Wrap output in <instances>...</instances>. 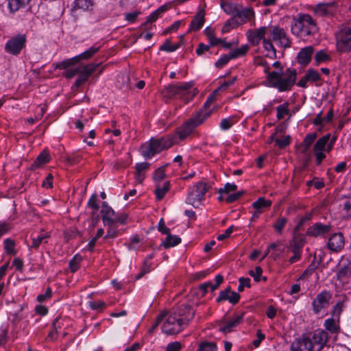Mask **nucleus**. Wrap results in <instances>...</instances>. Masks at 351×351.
<instances>
[{"label": "nucleus", "mask_w": 351, "mask_h": 351, "mask_svg": "<svg viewBox=\"0 0 351 351\" xmlns=\"http://www.w3.org/2000/svg\"><path fill=\"white\" fill-rule=\"evenodd\" d=\"M272 204V202L271 200H267L265 197H259L257 200L254 202L252 204L253 208L256 210L260 211L261 213H263V211L269 208Z\"/></svg>", "instance_id": "nucleus-31"}, {"label": "nucleus", "mask_w": 351, "mask_h": 351, "mask_svg": "<svg viewBox=\"0 0 351 351\" xmlns=\"http://www.w3.org/2000/svg\"><path fill=\"white\" fill-rule=\"evenodd\" d=\"M232 58L230 53L222 55L215 63L217 68L221 69Z\"/></svg>", "instance_id": "nucleus-52"}, {"label": "nucleus", "mask_w": 351, "mask_h": 351, "mask_svg": "<svg viewBox=\"0 0 351 351\" xmlns=\"http://www.w3.org/2000/svg\"><path fill=\"white\" fill-rule=\"evenodd\" d=\"M93 5L92 0H75L73 7L75 9L88 10L92 8Z\"/></svg>", "instance_id": "nucleus-39"}, {"label": "nucleus", "mask_w": 351, "mask_h": 351, "mask_svg": "<svg viewBox=\"0 0 351 351\" xmlns=\"http://www.w3.org/2000/svg\"><path fill=\"white\" fill-rule=\"evenodd\" d=\"M233 124L234 121L232 118H225L223 119L220 122V128L222 130H228L232 126Z\"/></svg>", "instance_id": "nucleus-58"}, {"label": "nucleus", "mask_w": 351, "mask_h": 351, "mask_svg": "<svg viewBox=\"0 0 351 351\" xmlns=\"http://www.w3.org/2000/svg\"><path fill=\"white\" fill-rule=\"evenodd\" d=\"M249 50V46L247 45H243L239 48L234 49L230 52L232 59L237 58L239 57L243 56Z\"/></svg>", "instance_id": "nucleus-43"}, {"label": "nucleus", "mask_w": 351, "mask_h": 351, "mask_svg": "<svg viewBox=\"0 0 351 351\" xmlns=\"http://www.w3.org/2000/svg\"><path fill=\"white\" fill-rule=\"evenodd\" d=\"M3 244L4 250L8 254L14 255L16 254V243L13 239L7 238L3 241Z\"/></svg>", "instance_id": "nucleus-41"}, {"label": "nucleus", "mask_w": 351, "mask_h": 351, "mask_svg": "<svg viewBox=\"0 0 351 351\" xmlns=\"http://www.w3.org/2000/svg\"><path fill=\"white\" fill-rule=\"evenodd\" d=\"M204 23V12L203 10L199 11L198 13L196 14L194 19L191 21L188 31L192 32V31H198L200 29Z\"/></svg>", "instance_id": "nucleus-27"}, {"label": "nucleus", "mask_w": 351, "mask_h": 351, "mask_svg": "<svg viewBox=\"0 0 351 351\" xmlns=\"http://www.w3.org/2000/svg\"><path fill=\"white\" fill-rule=\"evenodd\" d=\"M306 78L312 83H317L322 79L321 75L315 69H309L306 71Z\"/></svg>", "instance_id": "nucleus-40"}, {"label": "nucleus", "mask_w": 351, "mask_h": 351, "mask_svg": "<svg viewBox=\"0 0 351 351\" xmlns=\"http://www.w3.org/2000/svg\"><path fill=\"white\" fill-rule=\"evenodd\" d=\"M291 30L296 36L306 38L317 33L318 27L316 21L311 15L299 14L293 18Z\"/></svg>", "instance_id": "nucleus-3"}, {"label": "nucleus", "mask_w": 351, "mask_h": 351, "mask_svg": "<svg viewBox=\"0 0 351 351\" xmlns=\"http://www.w3.org/2000/svg\"><path fill=\"white\" fill-rule=\"evenodd\" d=\"M263 45L264 49L267 51L266 56L270 58H276V51L273 44L271 43V40L264 39L263 41Z\"/></svg>", "instance_id": "nucleus-35"}, {"label": "nucleus", "mask_w": 351, "mask_h": 351, "mask_svg": "<svg viewBox=\"0 0 351 351\" xmlns=\"http://www.w3.org/2000/svg\"><path fill=\"white\" fill-rule=\"evenodd\" d=\"M26 40L25 34L12 36L5 44V51L13 56H17L25 47Z\"/></svg>", "instance_id": "nucleus-11"}, {"label": "nucleus", "mask_w": 351, "mask_h": 351, "mask_svg": "<svg viewBox=\"0 0 351 351\" xmlns=\"http://www.w3.org/2000/svg\"><path fill=\"white\" fill-rule=\"evenodd\" d=\"M244 194V191H240L237 193L228 195L226 202L228 204L233 203L239 199Z\"/></svg>", "instance_id": "nucleus-59"}, {"label": "nucleus", "mask_w": 351, "mask_h": 351, "mask_svg": "<svg viewBox=\"0 0 351 351\" xmlns=\"http://www.w3.org/2000/svg\"><path fill=\"white\" fill-rule=\"evenodd\" d=\"M209 188L210 186H208L206 182H197L189 189L186 199V203L195 208L199 207L202 200L204 199V195Z\"/></svg>", "instance_id": "nucleus-6"}, {"label": "nucleus", "mask_w": 351, "mask_h": 351, "mask_svg": "<svg viewBox=\"0 0 351 351\" xmlns=\"http://www.w3.org/2000/svg\"><path fill=\"white\" fill-rule=\"evenodd\" d=\"M288 106L289 104L286 102L276 107L278 120L282 119L289 113Z\"/></svg>", "instance_id": "nucleus-46"}, {"label": "nucleus", "mask_w": 351, "mask_h": 351, "mask_svg": "<svg viewBox=\"0 0 351 351\" xmlns=\"http://www.w3.org/2000/svg\"><path fill=\"white\" fill-rule=\"evenodd\" d=\"M180 47V44L171 45L169 40H167L160 47V51H165L167 52H173L176 51Z\"/></svg>", "instance_id": "nucleus-49"}, {"label": "nucleus", "mask_w": 351, "mask_h": 351, "mask_svg": "<svg viewBox=\"0 0 351 351\" xmlns=\"http://www.w3.org/2000/svg\"><path fill=\"white\" fill-rule=\"evenodd\" d=\"M344 237L341 232L335 233L330 237L328 241V247L334 252L340 251L344 246Z\"/></svg>", "instance_id": "nucleus-21"}, {"label": "nucleus", "mask_w": 351, "mask_h": 351, "mask_svg": "<svg viewBox=\"0 0 351 351\" xmlns=\"http://www.w3.org/2000/svg\"><path fill=\"white\" fill-rule=\"evenodd\" d=\"M88 206L93 209V215H95L96 212L99 209V204H97V198L95 194L91 195L88 201Z\"/></svg>", "instance_id": "nucleus-55"}, {"label": "nucleus", "mask_w": 351, "mask_h": 351, "mask_svg": "<svg viewBox=\"0 0 351 351\" xmlns=\"http://www.w3.org/2000/svg\"><path fill=\"white\" fill-rule=\"evenodd\" d=\"M82 257L79 255L74 256L69 261V269L72 273H75L80 268Z\"/></svg>", "instance_id": "nucleus-44"}, {"label": "nucleus", "mask_w": 351, "mask_h": 351, "mask_svg": "<svg viewBox=\"0 0 351 351\" xmlns=\"http://www.w3.org/2000/svg\"><path fill=\"white\" fill-rule=\"evenodd\" d=\"M104 234V230L103 228H99L97 231V234L95 237H93L88 242V249L90 251H93V248L96 244L97 241Z\"/></svg>", "instance_id": "nucleus-50"}, {"label": "nucleus", "mask_w": 351, "mask_h": 351, "mask_svg": "<svg viewBox=\"0 0 351 351\" xmlns=\"http://www.w3.org/2000/svg\"><path fill=\"white\" fill-rule=\"evenodd\" d=\"M167 316L162 324V330L167 335H173L181 332L185 326L180 323L178 317L173 311L170 313H165Z\"/></svg>", "instance_id": "nucleus-7"}, {"label": "nucleus", "mask_w": 351, "mask_h": 351, "mask_svg": "<svg viewBox=\"0 0 351 351\" xmlns=\"http://www.w3.org/2000/svg\"><path fill=\"white\" fill-rule=\"evenodd\" d=\"M181 243V238L177 235L171 234L170 232L167 234L165 239L161 243L160 247L168 249L175 247Z\"/></svg>", "instance_id": "nucleus-29"}, {"label": "nucleus", "mask_w": 351, "mask_h": 351, "mask_svg": "<svg viewBox=\"0 0 351 351\" xmlns=\"http://www.w3.org/2000/svg\"><path fill=\"white\" fill-rule=\"evenodd\" d=\"M269 36L276 45L282 49L289 48L291 41L285 29L278 26H272L269 29Z\"/></svg>", "instance_id": "nucleus-9"}, {"label": "nucleus", "mask_w": 351, "mask_h": 351, "mask_svg": "<svg viewBox=\"0 0 351 351\" xmlns=\"http://www.w3.org/2000/svg\"><path fill=\"white\" fill-rule=\"evenodd\" d=\"M332 293L326 290L319 293L312 302V308L315 314H319L323 310L328 308L332 300Z\"/></svg>", "instance_id": "nucleus-10"}, {"label": "nucleus", "mask_w": 351, "mask_h": 351, "mask_svg": "<svg viewBox=\"0 0 351 351\" xmlns=\"http://www.w3.org/2000/svg\"><path fill=\"white\" fill-rule=\"evenodd\" d=\"M291 351H313V344L306 335L296 338L291 344Z\"/></svg>", "instance_id": "nucleus-17"}, {"label": "nucleus", "mask_w": 351, "mask_h": 351, "mask_svg": "<svg viewBox=\"0 0 351 351\" xmlns=\"http://www.w3.org/2000/svg\"><path fill=\"white\" fill-rule=\"evenodd\" d=\"M176 143V135H167L158 138H151L141 146L140 152L145 159H150L156 154L170 148Z\"/></svg>", "instance_id": "nucleus-2"}, {"label": "nucleus", "mask_w": 351, "mask_h": 351, "mask_svg": "<svg viewBox=\"0 0 351 351\" xmlns=\"http://www.w3.org/2000/svg\"><path fill=\"white\" fill-rule=\"evenodd\" d=\"M237 26V25L235 24L234 21L232 19H230L225 23L224 25L222 27L221 31L223 33H226V32H229L231 29H232Z\"/></svg>", "instance_id": "nucleus-63"}, {"label": "nucleus", "mask_w": 351, "mask_h": 351, "mask_svg": "<svg viewBox=\"0 0 351 351\" xmlns=\"http://www.w3.org/2000/svg\"><path fill=\"white\" fill-rule=\"evenodd\" d=\"M52 291L50 287H48L44 294H40L37 296V301L40 303L45 302L47 300L51 297Z\"/></svg>", "instance_id": "nucleus-60"}, {"label": "nucleus", "mask_w": 351, "mask_h": 351, "mask_svg": "<svg viewBox=\"0 0 351 351\" xmlns=\"http://www.w3.org/2000/svg\"><path fill=\"white\" fill-rule=\"evenodd\" d=\"M330 60L329 56L323 50H320L315 53V60L317 64Z\"/></svg>", "instance_id": "nucleus-53"}, {"label": "nucleus", "mask_w": 351, "mask_h": 351, "mask_svg": "<svg viewBox=\"0 0 351 351\" xmlns=\"http://www.w3.org/2000/svg\"><path fill=\"white\" fill-rule=\"evenodd\" d=\"M331 226L330 225H324L317 222L310 226L306 231V234L313 237L324 236L330 231Z\"/></svg>", "instance_id": "nucleus-19"}, {"label": "nucleus", "mask_w": 351, "mask_h": 351, "mask_svg": "<svg viewBox=\"0 0 351 351\" xmlns=\"http://www.w3.org/2000/svg\"><path fill=\"white\" fill-rule=\"evenodd\" d=\"M270 66H266L264 73L267 74V80L269 86L278 89L279 92L290 90L295 84L297 73L295 70L288 68L285 71H269Z\"/></svg>", "instance_id": "nucleus-1"}, {"label": "nucleus", "mask_w": 351, "mask_h": 351, "mask_svg": "<svg viewBox=\"0 0 351 351\" xmlns=\"http://www.w3.org/2000/svg\"><path fill=\"white\" fill-rule=\"evenodd\" d=\"M169 186L170 184L169 182L168 181L165 182L162 186L160 184H157L156 188L154 191V193L158 200H160L164 197L165 195L169 190Z\"/></svg>", "instance_id": "nucleus-34"}, {"label": "nucleus", "mask_w": 351, "mask_h": 351, "mask_svg": "<svg viewBox=\"0 0 351 351\" xmlns=\"http://www.w3.org/2000/svg\"><path fill=\"white\" fill-rule=\"evenodd\" d=\"M314 48L312 46L305 47L300 49L297 56L298 62L302 65L308 64L312 58Z\"/></svg>", "instance_id": "nucleus-25"}, {"label": "nucleus", "mask_w": 351, "mask_h": 351, "mask_svg": "<svg viewBox=\"0 0 351 351\" xmlns=\"http://www.w3.org/2000/svg\"><path fill=\"white\" fill-rule=\"evenodd\" d=\"M307 335L313 344V351H321L328 339V332L322 329H317Z\"/></svg>", "instance_id": "nucleus-13"}, {"label": "nucleus", "mask_w": 351, "mask_h": 351, "mask_svg": "<svg viewBox=\"0 0 351 351\" xmlns=\"http://www.w3.org/2000/svg\"><path fill=\"white\" fill-rule=\"evenodd\" d=\"M164 11V9L160 8L152 12L149 16L146 21V23H152L154 21H156L158 17L160 16V14Z\"/></svg>", "instance_id": "nucleus-62"}, {"label": "nucleus", "mask_w": 351, "mask_h": 351, "mask_svg": "<svg viewBox=\"0 0 351 351\" xmlns=\"http://www.w3.org/2000/svg\"><path fill=\"white\" fill-rule=\"evenodd\" d=\"M239 292H242L245 287L250 288L251 287L250 279L249 278L241 277L239 279Z\"/></svg>", "instance_id": "nucleus-56"}, {"label": "nucleus", "mask_w": 351, "mask_h": 351, "mask_svg": "<svg viewBox=\"0 0 351 351\" xmlns=\"http://www.w3.org/2000/svg\"><path fill=\"white\" fill-rule=\"evenodd\" d=\"M50 157L47 152H42L36 158V160L32 163L31 167L32 169L38 168L41 165L47 163L49 161Z\"/></svg>", "instance_id": "nucleus-33"}, {"label": "nucleus", "mask_w": 351, "mask_h": 351, "mask_svg": "<svg viewBox=\"0 0 351 351\" xmlns=\"http://www.w3.org/2000/svg\"><path fill=\"white\" fill-rule=\"evenodd\" d=\"M182 347V343L179 341L171 342L167 344L166 351H180Z\"/></svg>", "instance_id": "nucleus-61"}, {"label": "nucleus", "mask_w": 351, "mask_h": 351, "mask_svg": "<svg viewBox=\"0 0 351 351\" xmlns=\"http://www.w3.org/2000/svg\"><path fill=\"white\" fill-rule=\"evenodd\" d=\"M263 273V269L261 267L257 266L254 269H251L249 271V274L254 278V280L256 282L260 281V277Z\"/></svg>", "instance_id": "nucleus-57"}, {"label": "nucleus", "mask_w": 351, "mask_h": 351, "mask_svg": "<svg viewBox=\"0 0 351 351\" xmlns=\"http://www.w3.org/2000/svg\"><path fill=\"white\" fill-rule=\"evenodd\" d=\"M316 138H317L316 132L308 133L305 136V137L300 145L302 154H306L308 153L309 148L311 147L312 144L314 143Z\"/></svg>", "instance_id": "nucleus-28"}, {"label": "nucleus", "mask_w": 351, "mask_h": 351, "mask_svg": "<svg viewBox=\"0 0 351 351\" xmlns=\"http://www.w3.org/2000/svg\"><path fill=\"white\" fill-rule=\"evenodd\" d=\"M100 213L104 226L114 224V219L116 213L106 202H102Z\"/></svg>", "instance_id": "nucleus-20"}, {"label": "nucleus", "mask_w": 351, "mask_h": 351, "mask_svg": "<svg viewBox=\"0 0 351 351\" xmlns=\"http://www.w3.org/2000/svg\"><path fill=\"white\" fill-rule=\"evenodd\" d=\"M99 49L100 46H97L96 45L91 46L88 49L77 56H75L77 62L83 60H88L91 58Z\"/></svg>", "instance_id": "nucleus-32"}, {"label": "nucleus", "mask_w": 351, "mask_h": 351, "mask_svg": "<svg viewBox=\"0 0 351 351\" xmlns=\"http://www.w3.org/2000/svg\"><path fill=\"white\" fill-rule=\"evenodd\" d=\"M237 189V186L235 184L226 183L223 188H220L218 191L219 194H228L230 192H234Z\"/></svg>", "instance_id": "nucleus-54"}, {"label": "nucleus", "mask_w": 351, "mask_h": 351, "mask_svg": "<svg viewBox=\"0 0 351 351\" xmlns=\"http://www.w3.org/2000/svg\"><path fill=\"white\" fill-rule=\"evenodd\" d=\"M240 4H234L228 1H221V7L223 10L228 14L233 16L234 12Z\"/></svg>", "instance_id": "nucleus-38"}, {"label": "nucleus", "mask_w": 351, "mask_h": 351, "mask_svg": "<svg viewBox=\"0 0 351 351\" xmlns=\"http://www.w3.org/2000/svg\"><path fill=\"white\" fill-rule=\"evenodd\" d=\"M344 301H338L336 304L333 306L332 315L334 317L339 319L343 309L344 308Z\"/></svg>", "instance_id": "nucleus-51"}, {"label": "nucleus", "mask_w": 351, "mask_h": 351, "mask_svg": "<svg viewBox=\"0 0 351 351\" xmlns=\"http://www.w3.org/2000/svg\"><path fill=\"white\" fill-rule=\"evenodd\" d=\"M337 280L343 285H351V266L341 268L337 274Z\"/></svg>", "instance_id": "nucleus-26"}, {"label": "nucleus", "mask_w": 351, "mask_h": 351, "mask_svg": "<svg viewBox=\"0 0 351 351\" xmlns=\"http://www.w3.org/2000/svg\"><path fill=\"white\" fill-rule=\"evenodd\" d=\"M325 328L332 333H337L339 330V326L336 324L334 318H328L324 322Z\"/></svg>", "instance_id": "nucleus-42"}, {"label": "nucleus", "mask_w": 351, "mask_h": 351, "mask_svg": "<svg viewBox=\"0 0 351 351\" xmlns=\"http://www.w3.org/2000/svg\"><path fill=\"white\" fill-rule=\"evenodd\" d=\"M8 8L11 13H14L27 6L30 0H8Z\"/></svg>", "instance_id": "nucleus-30"}, {"label": "nucleus", "mask_w": 351, "mask_h": 351, "mask_svg": "<svg viewBox=\"0 0 351 351\" xmlns=\"http://www.w3.org/2000/svg\"><path fill=\"white\" fill-rule=\"evenodd\" d=\"M193 84V82H182L178 85L171 84L166 86L162 93L164 97L169 99L178 95L186 104L192 100L198 93L195 88L191 90Z\"/></svg>", "instance_id": "nucleus-4"}, {"label": "nucleus", "mask_w": 351, "mask_h": 351, "mask_svg": "<svg viewBox=\"0 0 351 351\" xmlns=\"http://www.w3.org/2000/svg\"><path fill=\"white\" fill-rule=\"evenodd\" d=\"M77 63H78L77 61V58H75V56H74L71 58L66 59L63 61L58 62L56 64V67L58 69L67 70L69 69V67L73 66L74 64H75Z\"/></svg>", "instance_id": "nucleus-36"}, {"label": "nucleus", "mask_w": 351, "mask_h": 351, "mask_svg": "<svg viewBox=\"0 0 351 351\" xmlns=\"http://www.w3.org/2000/svg\"><path fill=\"white\" fill-rule=\"evenodd\" d=\"M287 223V219L285 217L278 218L273 225L274 229L279 234H282L285 225Z\"/></svg>", "instance_id": "nucleus-45"}, {"label": "nucleus", "mask_w": 351, "mask_h": 351, "mask_svg": "<svg viewBox=\"0 0 351 351\" xmlns=\"http://www.w3.org/2000/svg\"><path fill=\"white\" fill-rule=\"evenodd\" d=\"M305 243L304 236L302 234L295 233L292 240L290 241L291 246H295L302 249Z\"/></svg>", "instance_id": "nucleus-37"}, {"label": "nucleus", "mask_w": 351, "mask_h": 351, "mask_svg": "<svg viewBox=\"0 0 351 351\" xmlns=\"http://www.w3.org/2000/svg\"><path fill=\"white\" fill-rule=\"evenodd\" d=\"M173 313L178 317L180 323L186 327L191 320L195 315V311L188 304H182L179 305Z\"/></svg>", "instance_id": "nucleus-14"}, {"label": "nucleus", "mask_w": 351, "mask_h": 351, "mask_svg": "<svg viewBox=\"0 0 351 351\" xmlns=\"http://www.w3.org/2000/svg\"><path fill=\"white\" fill-rule=\"evenodd\" d=\"M99 65V63H91L79 66V75L75 82V86L80 87L85 83Z\"/></svg>", "instance_id": "nucleus-15"}, {"label": "nucleus", "mask_w": 351, "mask_h": 351, "mask_svg": "<svg viewBox=\"0 0 351 351\" xmlns=\"http://www.w3.org/2000/svg\"><path fill=\"white\" fill-rule=\"evenodd\" d=\"M267 28L266 27H261L253 31L249 32L248 40L253 45H258L261 40L266 39L265 36L267 33Z\"/></svg>", "instance_id": "nucleus-23"}, {"label": "nucleus", "mask_w": 351, "mask_h": 351, "mask_svg": "<svg viewBox=\"0 0 351 351\" xmlns=\"http://www.w3.org/2000/svg\"><path fill=\"white\" fill-rule=\"evenodd\" d=\"M197 351H217V348L215 343L204 341L199 345Z\"/></svg>", "instance_id": "nucleus-47"}, {"label": "nucleus", "mask_w": 351, "mask_h": 351, "mask_svg": "<svg viewBox=\"0 0 351 351\" xmlns=\"http://www.w3.org/2000/svg\"><path fill=\"white\" fill-rule=\"evenodd\" d=\"M240 298L241 296L238 293L232 291L230 287H228L219 292L216 301L219 303L222 301L228 300L230 303L234 305L239 302Z\"/></svg>", "instance_id": "nucleus-18"}, {"label": "nucleus", "mask_w": 351, "mask_h": 351, "mask_svg": "<svg viewBox=\"0 0 351 351\" xmlns=\"http://www.w3.org/2000/svg\"><path fill=\"white\" fill-rule=\"evenodd\" d=\"M336 47L341 53H348L351 51V27H343L337 33Z\"/></svg>", "instance_id": "nucleus-8"}, {"label": "nucleus", "mask_w": 351, "mask_h": 351, "mask_svg": "<svg viewBox=\"0 0 351 351\" xmlns=\"http://www.w3.org/2000/svg\"><path fill=\"white\" fill-rule=\"evenodd\" d=\"M210 114V111H199L189 121L184 123L174 134L177 137L176 143H178L179 140L182 141L189 136L193 132L195 128L206 120Z\"/></svg>", "instance_id": "nucleus-5"}, {"label": "nucleus", "mask_w": 351, "mask_h": 351, "mask_svg": "<svg viewBox=\"0 0 351 351\" xmlns=\"http://www.w3.org/2000/svg\"><path fill=\"white\" fill-rule=\"evenodd\" d=\"M330 139V134H327L319 138L314 145L313 150L315 152V160L317 165H320L322 160L326 158L324 154L325 147L326 144Z\"/></svg>", "instance_id": "nucleus-16"}, {"label": "nucleus", "mask_w": 351, "mask_h": 351, "mask_svg": "<svg viewBox=\"0 0 351 351\" xmlns=\"http://www.w3.org/2000/svg\"><path fill=\"white\" fill-rule=\"evenodd\" d=\"M290 142L291 141L289 136H286L282 138H277L275 141L276 144L280 148H283L289 145Z\"/></svg>", "instance_id": "nucleus-64"}, {"label": "nucleus", "mask_w": 351, "mask_h": 351, "mask_svg": "<svg viewBox=\"0 0 351 351\" xmlns=\"http://www.w3.org/2000/svg\"><path fill=\"white\" fill-rule=\"evenodd\" d=\"M244 313L235 315L232 319L221 324L219 326L220 331L224 333L230 332L234 328L238 326L243 318Z\"/></svg>", "instance_id": "nucleus-24"}, {"label": "nucleus", "mask_w": 351, "mask_h": 351, "mask_svg": "<svg viewBox=\"0 0 351 351\" xmlns=\"http://www.w3.org/2000/svg\"><path fill=\"white\" fill-rule=\"evenodd\" d=\"M51 237L49 232L42 230L38 235H31L32 243L28 245L29 250H38L39 246L43 243H47V239Z\"/></svg>", "instance_id": "nucleus-22"}, {"label": "nucleus", "mask_w": 351, "mask_h": 351, "mask_svg": "<svg viewBox=\"0 0 351 351\" xmlns=\"http://www.w3.org/2000/svg\"><path fill=\"white\" fill-rule=\"evenodd\" d=\"M254 10L252 8H244L239 5L232 19L237 25H240L252 21L254 18Z\"/></svg>", "instance_id": "nucleus-12"}, {"label": "nucleus", "mask_w": 351, "mask_h": 351, "mask_svg": "<svg viewBox=\"0 0 351 351\" xmlns=\"http://www.w3.org/2000/svg\"><path fill=\"white\" fill-rule=\"evenodd\" d=\"M107 226H108V228L104 239H114L117 237L119 234V230L117 229V226L114 224Z\"/></svg>", "instance_id": "nucleus-48"}]
</instances>
